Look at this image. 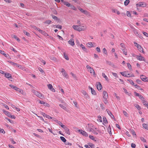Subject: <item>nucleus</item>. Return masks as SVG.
I'll return each mask as SVG.
<instances>
[{
    "mask_svg": "<svg viewBox=\"0 0 148 148\" xmlns=\"http://www.w3.org/2000/svg\"><path fill=\"white\" fill-rule=\"evenodd\" d=\"M123 113L124 115L126 116V117H128V114L127 113V112L125 111H123Z\"/></svg>",
    "mask_w": 148,
    "mask_h": 148,
    "instance_id": "57",
    "label": "nucleus"
},
{
    "mask_svg": "<svg viewBox=\"0 0 148 148\" xmlns=\"http://www.w3.org/2000/svg\"><path fill=\"white\" fill-rule=\"evenodd\" d=\"M4 51H2L1 50H0V53L3 55L4 56H5V57H6L7 58H8L10 57L9 56L6 54H5L4 53Z\"/></svg>",
    "mask_w": 148,
    "mask_h": 148,
    "instance_id": "15",
    "label": "nucleus"
},
{
    "mask_svg": "<svg viewBox=\"0 0 148 148\" xmlns=\"http://www.w3.org/2000/svg\"><path fill=\"white\" fill-rule=\"evenodd\" d=\"M50 58L51 60H52L54 61H56V58L53 56H51L50 57Z\"/></svg>",
    "mask_w": 148,
    "mask_h": 148,
    "instance_id": "40",
    "label": "nucleus"
},
{
    "mask_svg": "<svg viewBox=\"0 0 148 148\" xmlns=\"http://www.w3.org/2000/svg\"><path fill=\"white\" fill-rule=\"evenodd\" d=\"M43 105L45 106H47L48 107H49V106H50L49 105V104L45 102L44 103Z\"/></svg>",
    "mask_w": 148,
    "mask_h": 148,
    "instance_id": "59",
    "label": "nucleus"
},
{
    "mask_svg": "<svg viewBox=\"0 0 148 148\" xmlns=\"http://www.w3.org/2000/svg\"><path fill=\"white\" fill-rule=\"evenodd\" d=\"M143 103L144 105H145L146 106L148 104V103L145 100H143Z\"/></svg>",
    "mask_w": 148,
    "mask_h": 148,
    "instance_id": "43",
    "label": "nucleus"
},
{
    "mask_svg": "<svg viewBox=\"0 0 148 148\" xmlns=\"http://www.w3.org/2000/svg\"><path fill=\"white\" fill-rule=\"evenodd\" d=\"M69 44L71 45L72 46H73L75 45L74 41L73 39H71L68 41Z\"/></svg>",
    "mask_w": 148,
    "mask_h": 148,
    "instance_id": "14",
    "label": "nucleus"
},
{
    "mask_svg": "<svg viewBox=\"0 0 148 148\" xmlns=\"http://www.w3.org/2000/svg\"><path fill=\"white\" fill-rule=\"evenodd\" d=\"M102 75L103 77L105 78L106 80L107 81H108V78L107 77V76L105 75V74L104 73H102Z\"/></svg>",
    "mask_w": 148,
    "mask_h": 148,
    "instance_id": "29",
    "label": "nucleus"
},
{
    "mask_svg": "<svg viewBox=\"0 0 148 148\" xmlns=\"http://www.w3.org/2000/svg\"><path fill=\"white\" fill-rule=\"evenodd\" d=\"M88 130L89 131V129L92 128V127H93V125L91 124H88Z\"/></svg>",
    "mask_w": 148,
    "mask_h": 148,
    "instance_id": "38",
    "label": "nucleus"
},
{
    "mask_svg": "<svg viewBox=\"0 0 148 148\" xmlns=\"http://www.w3.org/2000/svg\"><path fill=\"white\" fill-rule=\"evenodd\" d=\"M54 121H56V123H57L60 125L61 126V127H62L63 128H64V127L65 126L64 125H63L62 123L60 121L57 120H54Z\"/></svg>",
    "mask_w": 148,
    "mask_h": 148,
    "instance_id": "11",
    "label": "nucleus"
},
{
    "mask_svg": "<svg viewBox=\"0 0 148 148\" xmlns=\"http://www.w3.org/2000/svg\"><path fill=\"white\" fill-rule=\"evenodd\" d=\"M80 47L82 48V49L86 52H88L86 48L82 44L80 45Z\"/></svg>",
    "mask_w": 148,
    "mask_h": 148,
    "instance_id": "23",
    "label": "nucleus"
},
{
    "mask_svg": "<svg viewBox=\"0 0 148 148\" xmlns=\"http://www.w3.org/2000/svg\"><path fill=\"white\" fill-rule=\"evenodd\" d=\"M23 32L24 34H25V35H26L27 36H30L29 33L28 32H26L25 30H23Z\"/></svg>",
    "mask_w": 148,
    "mask_h": 148,
    "instance_id": "39",
    "label": "nucleus"
},
{
    "mask_svg": "<svg viewBox=\"0 0 148 148\" xmlns=\"http://www.w3.org/2000/svg\"><path fill=\"white\" fill-rule=\"evenodd\" d=\"M53 19L55 20H59V19L58 18L53 15H51Z\"/></svg>",
    "mask_w": 148,
    "mask_h": 148,
    "instance_id": "37",
    "label": "nucleus"
},
{
    "mask_svg": "<svg viewBox=\"0 0 148 148\" xmlns=\"http://www.w3.org/2000/svg\"><path fill=\"white\" fill-rule=\"evenodd\" d=\"M51 20H48L46 21L44 23H46V24H50L51 23Z\"/></svg>",
    "mask_w": 148,
    "mask_h": 148,
    "instance_id": "47",
    "label": "nucleus"
},
{
    "mask_svg": "<svg viewBox=\"0 0 148 148\" xmlns=\"http://www.w3.org/2000/svg\"><path fill=\"white\" fill-rule=\"evenodd\" d=\"M96 129L97 128H95L93 126V127H92V128L89 129V131L92 132L93 131H95Z\"/></svg>",
    "mask_w": 148,
    "mask_h": 148,
    "instance_id": "30",
    "label": "nucleus"
},
{
    "mask_svg": "<svg viewBox=\"0 0 148 148\" xmlns=\"http://www.w3.org/2000/svg\"><path fill=\"white\" fill-rule=\"evenodd\" d=\"M130 1L129 0H126L124 3V5H127L129 3Z\"/></svg>",
    "mask_w": 148,
    "mask_h": 148,
    "instance_id": "34",
    "label": "nucleus"
},
{
    "mask_svg": "<svg viewBox=\"0 0 148 148\" xmlns=\"http://www.w3.org/2000/svg\"><path fill=\"white\" fill-rule=\"evenodd\" d=\"M63 75L64 76V77L66 78H68V75L66 73V71H65L64 72H63V73H62Z\"/></svg>",
    "mask_w": 148,
    "mask_h": 148,
    "instance_id": "28",
    "label": "nucleus"
},
{
    "mask_svg": "<svg viewBox=\"0 0 148 148\" xmlns=\"http://www.w3.org/2000/svg\"><path fill=\"white\" fill-rule=\"evenodd\" d=\"M3 111L4 113L7 115L8 117H10V116L11 114L9 112L5 110H3Z\"/></svg>",
    "mask_w": 148,
    "mask_h": 148,
    "instance_id": "20",
    "label": "nucleus"
},
{
    "mask_svg": "<svg viewBox=\"0 0 148 148\" xmlns=\"http://www.w3.org/2000/svg\"><path fill=\"white\" fill-rule=\"evenodd\" d=\"M65 131L66 133L68 134H70V132L69 131V129L66 126L63 128Z\"/></svg>",
    "mask_w": 148,
    "mask_h": 148,
    "instance_id": "17",
    "label": "nucleus"
},
{
    "mask_svg": "<svg viewBox=\"0 0 148 148\" xmlns=\"http://www.w3.org/2000/svg\"><path fill=\"white\" fill-rule=\"evenodd\" d=\"M42 34L46 36V35L48 36V35L44 31H42L40 29L39 31Z\"/></svg>",
    "mask_w": 148,
    "mask_h": 148,
    "instance_id": "25",
    "label": "nucleus"
},
{
    "mask_svg": "<svg viewBox=\"0 0 148 148\" xmlns=\"http://www.w3.org/2000/svg\"><path fill=\"white\" fill-rule=\"evenodd\" d=\"M12 37L13 38L15 39L18 42H20V40L19 38H18L15 35H13L12 36Z\"/></svg>",
    "mask_w": 148,
    "mask_h": 148,
    "instance_id": "24",
    "label": "nucleus"
},
{
    "mask_svg": "<svg viewBox=\"0 0 148 148\" xmlns=\"http://www.w3.org/2000/svg\"><path fill=\"white\" fill-rule=\"evenodd\" d=\"M72 27L74 29L79 32L84 31L86 29V27L84 26L80 25H73Z\"/></svg>",
    "mask_w": 148,
    "mask_h": 148,
    "instance_id": "1",
    "label": "nucleus"
},
{
    "mask_svg": "<svg viewBox=\"0 0 148 148\" xmlns=\"http://www.w3.org/2000/svg\"><path fill=\"white\" fill-rule=\"evenodd\" d=\"M131 12H129V11H127V16H129V17H131L132 16H131Z\"/></svg>",
    "mask_w": 148,
    "mask_h": 148,
    "instance_id": "45",
    "label": "nucleus"
},
{
    "mask_svg": "<svg viewBox=\"0 0 148 148\" xmlns=\"http://www.w3.org/2000/svg\"><path fill=\"white\" fill-rule=\"evenodd\" d=\"M140 139L142 141H143L144 142H146V140L143 137H140Z\"/></svg>",
    "mask_w": 148,
    "mask_h": 148,
    "instance_id": "61",
    "label": "nucleus"
},
{
    "mask_svg": "<svg viewBox=\"0 0 148 148\" xmlns=\"http://www.w3.org/2000/svg\"><path fill=\"white\" fill-rule=\"evenodd\" d=\"M127 66L128 67L129 69L130 70H131L132 69V68L131 65L129 63H127Z\"/></svg>",
    "mask_w": 148,
    "mask_h": 148,
    "instance_id": "44",
    "label": "nucleus"
},
{
    "mask_svg": "<svg viewBox=\"0 0 148 148\" xmlns=\"http://www.w3.org/2000/svg\"><path fill=\"white\" fill-rule=\"evenodd\" d=\"M83 13L84 14L86 15H87L88 14V12L86 10H84L83 12Z\"/></svg>",
    "mask_w": 148,
    "mask_h": 148,
    "instance_id": "64",
    "label": "nucleus"
},
{
    "mask_svg": "<svg viewBox=\"0 0 148 148\" xmlns=\"http://www.w3.org/2000/svg\"><path fill=\"white\" fill-rule=\"evenodd\" d=\"M5 119H6L8 121H9L10 123H13V122L11 120H10V119H8V118H5Z\"/></svg>",
    "mask_w": 148,
    "mask_h": 148,
    "instance_id": "62",
    "label": "nucleus"
},
{
    "mask_svg": "<svg viewBox=\"0 0 148 148\" xmlns=\"http://www.w3.org/2000/svg\"><path fill=\"white\" fill-rule=\"evenodd\" d=\"M122 50L123 53H124L125 55H127V51L126 49H124Z\"/></svg>",
    "mask_w": 148,
    "mask_h": 148,
    "instance_id": "36",
    "label": "nucleus"
},
{
    "mask_svg": "<svg viewBox=\"0 0 148 148\" xmlns=\"http://www.w3.org/2000/svg\"><path fill=\"white\" fill-rule=\"evenodd\" d=\"M33 93H34L37 96L39 97L40 98H41V97H42L41 94L36 91V90H33Z\"/></svg>",
    "mask_w": 148,
    "mask_h": 148,
    "instance_id": "3",
    "label": "nucleus"
},
{
    "mask_svg": "<svg viewBox=\"0 0 148 148\" xmlns=\"http://www.w3.org/2000/svg\"><path fill=\"white\" fill-rule=\"evenodd\" d=\"M78 131L80 132V134H82L83 135L86 136L87 137L88 136V134L87 132L85 131H84L82 130H79Z\"/></svg>",
    "mask_w": 148,
    "mask_h": 148,
    "instance_id": "4",
    "label": "nucleus"
},
{
    "mask_svg": "<svg viewBox=\"0 0 148 148\" xmlns=\"http://www.w3.org/2000/svg\"><path fill=\"white\" fill-rule=\"evenodd\" d=\"M128 71H125L124 72H120V73L123 76H124L125 77H127V73Z\"/></svg>",
    "mask_w": 148,
    "mask_h": 148,
    "instance_id": "21",
    "label": "nucleus"
},
{
    "mask_svg": "<svg viewBox=\"0 0 148 148\" xmlns=\"http://www.w3.org/2000/svg\"><path fill=\"white\" fill-rule=\"evenodd\" d=\"M60 138L61 140L64 142H66V139L63 136H60Z\"/></svg>",
    "mask_w": 148,
    "mask_h": 148,
    "instance_id": "33",
    "label": "nucleus"
},
{
    "mask_svg": "<svg viewBox=\"0 0 148 148\" xmlns=\"http://www.w3.org/2000/svg\"><path fill=\"white\" fill-rule=\"evenodd\" d=\"M132 30L134 32L135 35L137 36H138L139 34L137 30L135 29L133 26L130 27Z\"/></svg>",
    "mask_w": 148,
    "mask_h": 148,
    "instance_id": "5",
    "label": "nucleus"
},
{
    "mask_svg": "<svg viewBox=\"0 0 148 148\" xmlns=\"http://www.w3.org/2000/svg\"><path fill=\"white\" fill-rule=\"evenodd\" d=\"M63 3L64 5H66L68 7H69L70 6L71 4L68 2L64 1Z\"/></svg>",
    "mask_w": 148,
    "mask_h": 148,
    "instance_id": "27",
    "label": "nucleus"
},
{
    "mask_svg": "<svg viewBox=\"0 0 148 148\" xmlns=\"http://www.w3.org/2000/svg\"><path fill=\"white\" fill-rule=\"evenodd\" d=\"M136 80L137 83L138 84H141L142 82L139 79H137Z\"/></svg>",
    "mask_w": 148,
    "mask_h": 148,
    "instance_id": "56",
    "label": "nucleus"
},
{
    "mask_svg": "<svg viewBox=\"0 0 148 148\" xmlns=\"http://www.w3.org/2000/svg\"><path fill=\"white\" fill-rule=\"evenodd\" d=\"M96 84L97 85V88L98 90H101L102 88V86L100 82H97Z\"/></svg>",
    "mask_w": 148,
    "mask_h": 148,
    "instance_id": "7",
    "label": "nucleus"
},
{
    "mask_svg": "<svg viewBox=\"0 0 148 148\" xmlns=\"http://www.w3.org/2000/svg\"><path fill=\"white\" fill-rule=\"evenodd\" d=\"M103 98H105L106 99H107L108 97V93L106 91H104L103 92Z\"/></svg>",
    "mask_w": 148,
    "mask_h": 148,
    "instance_id": "18",
    "label": "nucleus"
},
{
    "mask_svg": "<svg viewBox=\"0 0 148 148\" xmlns=\"http://www.w3.org/2000/svg\"><path fill=\"white\" fill-rule=\"evenodd\" d=\"M127 81L129 82L132 85H133V84H134V83L132 80L131 79H127Z\"/></svg>",
    "mask_w": 148,
    "mask_h": 148,
    "instance_id": "52",
    "label": "nucleus"
},
{
    "mask_svg": "<svg viewBox=\"0 0 148 148\" xmlns=\"http://www.w3.org/2000/svg\"><path fill=\"white\" fill-rule=\"evenodd\" d=\"M89 70L90 71L91 73H92V74L94 77H96V74L95 72L92 68H91L90 69H89Z\"/></svg>",
    "mask_w": 148,
    "mask_h": 148,
    "instance_id": "19",
    "label": "nucleus"
},
{
    "mask_svg": "<svg viewBox=\"0 0 148 148\" xmlns=\"http://www.w3.org/2000/svg\"><path fill=\"white\" fill-rule=\"evenodd\" d=\"M59 106L62 108L63 109L65 110L66 109V108L65 107L63 106V105L60 104L59 105Z\"/></svg>",
    "mask_w": 148,
    "mask_h": 148,
    "instance_id": "50",
    "label": "nucleus"
},
{
    "mask_svg": "<svg viewBox=\"0 0 148 148\" xmlns=\"http://www.w3.org/2000/svg\"><path fill=\"white\" fill-rule=\"evenodd\" d=\"M135 106L138 110H140L141 109L140 107L138 104H136Z\"/></svg>",
    "mask_w": 148,
    "mask_h": 148,
    "instance_id": "51",
    "label": "nucleus"
},
{
    "mask_svg": "<svg viewBox=\"0 0 148 148\" xmlns=\"http://www.w3.org/2000/svg\"><path fill=\"white\" fill-rule=\"evenodd\" d=\"M5 77L8 79H12V77L10 74L9 73H5Z\"/></svg>",
    "mask_w": 148,
    "mask_h": 148,
    "instance_id": "16",
    "label": "nucleus"
},
{
    "mask_svg": "<svg viewBox=\"0 0 148 148\" xmlns=\"http://www.w3.org/2000/svg\"><path fill=\"white\" fill-rule=\"evenodd\" d=\"M81 92L85 96H86V94L87 93L84 90H81Z\"/></svg>",
    "mask_w": 148,
    "mask_h": 148,
    "instance_id": "48",
    "label": "nucleus"
},
{
    "mask_svg": "<svg viewBox=\"0 0 148 148\" xmlns=\"http://www.w3.org/2000/svg\"><path fill=\"white\" fill-rule=\"evenodd\" d=\"M123 89L124 90V92H125V93L129 95H130L131 94L130 93L128 92H127V90L125 88H123Z\"/></svg>",
    "mask_w": 148,
    "mask_h": 148,
    "instance_id": "41",
    "label": "nucleus"
},
{
    "mask_svg": "<svg viewBox=\"0 0 148 148\" xmlns=\"http://www.w3.org/2000/svg\"><path fill=\"white\" fill-rule=\"evenodd\" d=\"M95 43L94 42H90L87 44V46L89 47H95Z\"/></svg>",
    "mask_w": 148,
    "mask_h": 148,
    "instance_id": "12",
    "label": "nucleus"
},
{
    "mask_svg": "<svg viewBox=\"0 0 148 148\" xmlns=\"http://www.w3.org/2000/svg\"><path fill=\"white\" fill-rule=\"evenodd\" d=\"M143 126L144 128L147 130H148V125L147 124L143 123Z\"/></svg>",
    "mask_w": 148,
    "mask_h": 148,
    "instance_id": "31",
    "label": "nucleus"
},
{
    "mask_svg": "<svg viewBox=\"0 0 148 148\" xmlns=\"http://www.w3.org/2000/svg\"><path fill=\"white\" fill-rule=\"evenodd\" d=\"M47 86L49 89L53 92H55V90L53 88V86L51 84H49L47 85Z\"/></svg>",
    "mask_w": 148,
    "mask_h": 148,
    "instance_id": "8",
    "label": "nucleus"
},
{
    "mask_svg": "<svg viewBox=\"0 0 148 148\" xmlns=\"http://www.w3.org/2000/svg\"><path fill=\"white\" fill-rule=\"evenodd\" d=\"M91 92L92 94L94 95H96V93L95 90H94L92 88L91 89Z\"/></svg>",
    "mask_w": 148,
    "mask_h": 148,
    "instance_id": "32",
    "label": "nucleus"
},
{
    "mask_svg": "<svg viewBox=\"0 0 148 148\" xmlns=\"http://www.w3.org/2000/svg\"><path fill=\"white\" fill-rule=\"evenodd\" d=\"M131 131L133 135L136 136V134L134 130H133V129L131 130Z\"/></svg>",
    "mask_w": 148,
    "mask_h": 148,
    "instance_id": "54",
    "label": "nucleus"
},
{
    "mask_svg": "<svg viewBox=\"0 0 148 148\" xmlns=\"http://www.w3.org/2000/svg\"><path fill=\"white\" fill-rule=\"evenodd\" d=\"M137 47L138 48V50L142 52L143 53H144V51H143V48L141 47V46L139 45H138V46H137Z\"/></svg>",
    "mask_w": 148,
    "mask_h": 148,
    "instance_id": "22",
    "label": "nucleus"
},
{
    "mask_svg": "<svg viewBox=\"0 0 148 148\" xmlns=\"http://www.w3.org/2000/svg\"><path fill=\"white\" fill-rule=\"evenodd\" d=\"M52 11L53 12V13L54 14H57V12L56 10L54 9H52Z\"/></svg>",
    "mask_w": 148,
    "mask_h": 148,
    "instance_id": "46",
    "label": "nucleus"
},
{
    "mask_svg": "<svg viewBox=\"0 0 148 148\" xmlns=\"http://www.w3.org/2000/svg\"><path fill=\"white\" fill-rule=\"evenodd\" d=\"M108 123L107 120L106 119V118L105 117H103V124L104 125V123H105L106 124Z\"/></svg>",
    "mask_w": 148,
    "mask_h": 148,
    "instance_id": "26",
    "label": "nucleus"
},
{
    "mask_svg": "<svg viewBox=\"0 0 148 148\" xmlns=\"http://www.w3.org/2000/svg\"><path fill=\"white\" fill-rule=\"evenodd\" d=\"M131 146L133 148H135L136 147V145L135 144L132 143L131 144Z\"/></svg>",
    "mask_w": 148,
    "mask_h": 148,
    "instance_id": "63",
    "label": "nucleus"
},
{
    "mask_svg": "<svg viewBox=\"0 0 148 148\" xmlns=\"http://www.w3.org/2000/svg\"><path fill=\"white\" fill-rule=\"evenodd\" d=\"M10 140L11 141V143L13 144H15L16 143L15 142L14 140L12 138L10 139Z\"/></svg>",
    "mask_w": 148,
    "mask_h": 148,
    "instance_id": "60",
    "label": "nucleus"
},
{
    "mask_svg": "<svg viewBox=\"0 0 148 148\" xmlns=\"http://www.w3.org/2000/svg\"><path fill=\"white\" fill-rule=\"evenodd\" d=\"M103 52L104 53H105L106 54H107V51L105 48H104L103 49Z\"/></svg>",
    "mask_w": 148,
    "mask_h": 148,
    "instance_id": "55",
    "label": "nucleus"
},
{
    "mask_svg": "<svg viewBox=\"0 0 148 148\" xmlns=\"http://www.w3.org/2000/svg\"><path fill=\"white\" fill-rule=\"evenodd\" d=\"M107 111L108 114L110 116L111 118L113 119L114 121H116L115 119L114 116L112 114V113L109 110H107Z\"/></svg>",
    "mask_w": 148,
    "mask_h": 148,
    "instance_id": "9",
    "label": "nucleus"
},
{
    "mask_svg": "<svg viewBox=\"0 0 148 148\" xmlns=\"http://www.w3.org/2000/svg\"><path fill=\"white\" fill-rule=\"evenodd\" d=\"M64 56V58L67 60H69V58L68 57V56L67 55H66L65 53H63Z\"/></svg>",
    "mask_w": 148,
    "mask_h": 148,
    "instance_id": "42",
    "label": "nucleus"
},
{
    "mask_svg": "<svg viewBox=\"0 0 148 148\" xmlns=\"http://www.w3.org/2000/svg\"><path fill=\"white\" fill-rule=\"evenodd\" d=\"M9 86L10 87L16 90L18 92H21V90L18 88L17 87L14 86L12 84L10 85Z\"/></svg>",
    "mask_w": 148,
    "mask_h": 148,
    "instance_id": "2",
    "label": "nucleus"
},
{
    "mask_svg": "<svg viewBox=\"0 0 148 148\" xmlns=\"http://www.w3.org/2000/svg\"><path fill=\"white\" fill-rule=\"evenodd\" d=\"M98 118L99 120V121L101 122H102V119L101 116L99 115L98 116Z\"/></svg>",
    "mask_w": 148,
    "mask_h": 148,
    "instance_id": "58",
    "label": "nucleus"
},
{
    "mask_svg": "<svg viewBox=\"0 0 148 148\" xmlns=\"http://www.w3.org/2000/svg\"><path fill=\"white\" fill-rule=\"evenodd\" d=\"M137 7L140 6L144 7L146 6V4H144L143 2H140L136 4Z\"/></svg>",
    "mask_w": 148,
    "mask_h": 148,
    "instance_id": "10",
    "label": "nucleus"
},
{
    "mask_svg": "<svg viewBox=\"0 0 148 148\" xmlns=\"http://www.w3.org/2000/svg\"><path fill=\"white\" fill-rule=\"evenodd\" d=\"M0 133L4 134L5 133V132L3 129L0 128Z\"/></svg>",
    "mask_w": 148,
    "mask_h": 148,
    "instance_id": "53",
    "label": "nucleus"
},
{
    "mask_svg": "<svg viewBox=\"0 0 148 148\" xmlns=\"http://www.w3.org/2000/svg\"><path fill=\"white\" fill-rule=\"evenodd\" d=\"M136 56V58L138 60L140 61H143L145 62V59L144 57L142 56Z\"/></svg>",
    "mask_w": 148,
    "mask_h": 148,
    "instance_id": "13",
    "label": "nucleus"
},
{
    "mask_svg": "<svg viewBox=\"0 0 148 148\" xmlns=\"http://www.w3.org/2000/svg\"><path fill=\"white\" fill-rule=\"evenodd\" d=\"M56 26V28H59L60 29H62V26L61 25H55Z\"/></svg>",
    "mask_w": 148,
    "mask_h": 148,
    "instance_id": "49",
    "label": "nucleus"
},
{
    "mask_svg": "<svg viewBox=\"0 0 148 148\" xmlns=\"http://www.w3.org/2000/svg\"><path fill=\"white\" fill-rule=\"evenodd\" d=\"M69 7H71V8L73 10H77V8L73 5L71 4Z\"/></svg>",
    "mask_w": 148,
    "mask_h": 148,
    "instance_id": "35",
    "label": "nucleus"
},
{
    "mask_svg": "<svg viewBox=\"0 0 148 148\" xmlns=\"http://www.w3.org/2000/svg\"><path fill=\"white\" fill-rule=\"evenodd\" d=\"M140 78L141 80L144 82H148V79L145 75H142L140 76Z\"/></svg>",
    "mask_w": 148,
    "mask_h": 148,
    "instance_id": "6",
    "label": "nucleus"
}]
</instances>
